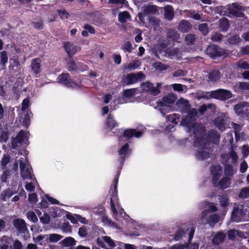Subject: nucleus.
<instances>
[{"label":"nucleus","instance_id":"1","mask_svg":"<svg viewBox=\"0 0 249 249\" xmlns=\"http://www.w3.org/2000/svg\"><path fill=\"white\" fill-rule=\"evenodd\" d=\"M197 111L195 108L189 110L188 115L183 118L181 125L185 127L187 133H191L194 135V146L197 149L196 156L199 160H202L209 157V153L206 150L207 143H217L220 139L219 134L215 130L210 131L206 137L204 133L205 128L200 124L195 123Z\"/></svg>","mask_w":249,"mask_h":249},{"label":"nucleus","instance_id":"2","mask_svg":"<svg viewBox=\"0 0 249 249\" xmlns=\"http://www.w3.org/2000/svg\"><path fill=\"white\" fill-rule=\"evenodd\" d=\"M118 175L116 177L114 180V187L111 189L109 193L111 194L110 203L111 209L113 213L114 218L118 221H121V218L127 220L129 216L127 215L124 213L123 209L120 207V204L118 202L117 192V185L118 181Z\"/></svg>","mask_w":249,"mask_h":249},{"label":"nucleus","instance_id":"3","mask_svg":"<svg viewBox=\"0 0 249 249\" xmlns=\"http://www.w3.org/2000/svg\"><path fill=\"white\" fill-rule=\"evenodd\" d=\"M222 173V169L219 165L213 166L211 169L212 182L215 187H219L222 189H226L231 184V179L229 177H225L218 181Z\"/></svg>","mask_w":249,"mask_h":249},{"label":"nucleus","instance_id":"4","mask_svg":"<svg viewBox=\"0 0 249 249\" xmlns=\"http://www.w3.org/2000/svg\"><path fill=\"white\" fill-rule=\"evenodd\" d=\"M231 97V92L228 90L224 89H218L210 92H207L203 95V97L206 99L214 98L220 100H226Z\"/></svg>","mask_w":249,"mask_h":249},{"label":"nucleus","instance_id":"5","mask_svg":"<svg viewBox=\"0 0 249 249\" xmlns=\"http://www.w3.org/2000/svg\"><path fill=\"white\" fill-rule=\"evenodd\" d=\"M231 220L235 222H240L249 220V213L244 210L242 205H238L234 208L231 214Z\"/></svg>","mask_w":249,"mask_h":249},{"label":"nucleus","instance_id":"6","mask_svg":"<svg viewBox=\"0 0 249 249\" xmlns=\"http://www.w3.org/2000/svg\"><path fill=\"white\" fill-rule=\"evenodd\" d=\"M19 167L20 176L23 179H33L31 171L30 166L26 157L22 158L20 160Z\"/></svg>","mask_w":249,"mask_h":249},{"label":"nucleus","instance_id":"7","mask_svg":"<svg viewBox=\"0 0 249 249\" xmlns=\"http://www.w3.org/2000/svg\"><path fill=\"white\" fill-rule=\"evenodd\" d=\"M161 85V83H158L157 84L156 87H154L152 83L146 82L141 85V88L142 92L150 93L155 96L160 93V91L159 88Z\"/></svg>","mask_w":249,"mask_h":249},{"label":"nucleus","instance_id":"8","mask_svg":"<svg viewBox=\"0 0 249 249\" xmlns=\"http://www.w3.org/2000/svg\"><path fill=\"white\" fill-rule=\"evenodd\" d=\"M168 44V42L160 43L158 48L160 53L164 52L165 55H167L169 56H175L178 59H179L180 57L179 50L177 48H169L166 49Z\"/></svg>","mask_w":249,"mask_h":249},{"label":"nucleus","instance_id":"9","mask_svg":"<svg viewBox=\"0 0 249 249\" xmlns=\"http://www.w3.org/2000/svg\"><path fill=\"white\" fill-rule=\"evenodd\" d=\"M137 90L136 89H130L124 90L122 97L114 101V102H117L118 104H124L134 101L132 97L137 93Z\"/></svg>","mask_w":249,"mask_h":249},{"label":"nucleus","instance_id":"10","mask_svg":"<svg viewBox=\"0 0 249 249\" xmlns=\"http://www.w3.org/2000/svg\"><path fill=\"white\" fill-rule=\"evenodd\" d=\"M58 83L66 86L68 87L77 89L80 87L79 83H76L71 81L68 73H63L60 75L57 78Z\"/></svg>","mask_w":249,"mask_h":249},{"label":"nucleus","instance_id":"11","mask_svg":"<svg viewBox=\"0 0 249 249\" xmlns=\"http://www.w3.org/2000/svg\"><path fill=\"white\" fill-rule=\"evenodd\" d=\"M230 120L223 114H220L213 120L214 125L221 131H224L229 126Z\"/></svg>","mask_w":249,"mask_h":249},{"label":"nucleus","instance_id":"12","mask_svg":"<svg viewBox=\"0 0 249 249\" xmlns=\"http://www.w3.org/2000/svg\"><path fill=\"white\" fill-rule=\"evenodd\" d=\"M200 220L202 223L215 224L219 220V217L215 214H210L208 211H204L202 212Z\"/></svg>","mask_w":249,"mask_h":249},{"label":"nucleus","instance_id":"13","mask_svg":"<svg viewBox=\"0 0 249 249\" xmlns=\"http://www.w3.org/2000/svg\"><path fill=\"white\" fill-rule=\"evenodd\" d=\"M206 53L211 57L216 56H225L226 52L222 49L216 45H211L208 47L206 51Z\"/></svg>","mask_w":249,"mask_h":249},{"label":"nucleus","instance_id":"14","mask_svg":"<svg viewBox=\"0 0 249 249\" xmlns=\"http://www.w3.org/2000/svg\"><path fill=\"white\" fill-rule=\"evenodd\" d=\"M221 158L223 162L225 163L231 162L234 165L237 164L238 157L237 153L232 149H231L227 154H222L221 155Z\"/></svg>","mask_w":249,"mask_h":249},{"label":"nucleus","instance_id":"15","mask_svg":"<svg viewBox=\"0 0 249 249\" xmlns=\"http://www.w3.org/2000/svg\"><path fill=\"white\" fill-rule=\"evenodd\" d=\"M144 78V75L141 72L130 73L124 79V83L127 85L132 84Z\"/></svg>","mask_w":249,"mask_h":249},{"label":"nucleus","instance_id":"16","mask_svg":"<svg viewBox=\"0 0 249 249\" xmlns=\"http://www.w3.org/2000/svg\"><path fill=\"white\" fill-rule=\"evenodd\" d=\"M143 132L141 131H136L135 129H128L125 130L123 133V136L119 138V141L121 143L123 139H129L133 137L139 138L142 136Z\"/></svg>","mask_w":249,"mask_h":249},{"label":"nucleus","instance_id":"17","mask_svg":"<svg viewBox=\"0 0 249 249\" xmlns=\"http://www.w3.org/2000/svg\"><path fill=\"white\" fill-rule=\"evenodd\" d=\"M29 137V134L28 132L20 131L17 137L13 139L12 142V146L13 148H16L17 146V143H21L27 141Z\"/></svg>","mask_w":249,"mask_h":249},{"label":"nucleus","instance_id":"18","mask_svg":"<svg viewBox=\"0 0 249 249\" xmlns=\"http://www.w3.org/2000/svg\"><path fill=\"white\" fill-rule=\"evenodd\" d=\"M131 150L129 148V145L125 143L121 146L118 150V154L120 158V164L122 165L125 158L131 154Z\"/></svg>","mask_w":249,"mask_h":249},{"label":"nucleus","instance_id":"19","mask_svg":"<svg viewBox=\"0 0 249 249\" xmlns=\"http://www.w3.org/2000/svg\"><path fill=\"white\" fill-rule=\"evenodd\" d=\"M229 12L230 14L237 17H241L243 14L241 12L243 10L242 6L237 3H232L228 7Z\"/></svg>","mask_w":249,"mask_h":249},{"label":"nucleus","instance_id":"20","mask_svg":"<svg viewBox=\"0 0 249 249\" xmlns=\"http://www.w3.org/2000/svg\"><path fill=\"white\" fill-rule=\"evenodd\" d=\"M13 225L17 230L21 232L26 234H28L27 228L26 227L25 221L21 219H16L13 221Z\"/></svg>","mask_w":249,"mask_h":249},{"label":"nucleus","instance_id":"21","mask_svg":"<svg viewBox=\"0 0 249 249\" xmlns=\"http://www.w3.org/2000/svg\"><path fill=\"white\" fill-rule=\"evenodd\" d=\"M167 122H171L173 125L171 127L170 126H166V130L172 131L174 128V125L177 124L180 121V115L178 114H173L167 116L166 118Z\"/></svg>","mask_w":249,"mask_h":249},{"label":"nucleus","instance_id":"22","mask_svg":"<svg viewBox=\"0 0 249 249\" xmlns=\"http://www.w3.org/2000/svg\"><path fill=\"white\" fill-rule=\"evenodd\" d=\"M249 107V103L244 102H240L234 107L235 112L238 115H242L245 110H248Z\"/></svg>","mask_w":249,"mask_h":249},{"label":"nucleus","instance_id":"23","mask_svg":"<svg viewBox=\"0 0 249 249\" xmlns=\"http://www.w3.org/2000/svg\"><path fill=\"white\" fill-rule=\"evenodd\" d=\"M41 66V60L39 58H35L32 60L31 62V69L34 73L37 74L40 72V68Z\"/></svg>","mask_w":249,"mask_h":249},{"label":"nucleus","instance_id":"24","mask_svg":"<svg viewBox=\"0 0 249 249\" xmlns=\"http://www.w3.org/2000/svg\"><path fill=\"white\" fill-rule=\"evenodd\" d=\"M191 24L187 20H182L178 23V30L182 32H187L192 29Z\"/></svg>","mask_w":249,"mask_h":249},{"label":"nucleus","instance_id":"25","mask_svg":"<svg viewBox=\"0 0 249 249\" xmlns=\"http://www.w3.org/2000/svg\"><path fill=\"white\" fill-rule=\"evenodd\" d=\"M64 48L66 52L70 56L74 55L77 52V47L69 42L65 43Z\"/></svg>","mask_w":249,"mask_h":249},{"label":"nucleus","instance_id":"26","mask_svg":"<svg viewBox=\"0 0 249 249\" xmlns=\"http://www.w3.org/2000/svg\"><path fill=\"white\" fill-rule=\"evenodd\" d=\"M147 27L153 29L155 31H160V21L155 18H151L149 19V24Z\"/></svg>","mask_w":249,"mask_h":249},{"label":"nucleus","instance_id":"27","mask_svg":"<svg viewBox=\"0 0 249 249\" xmlns=\"http://www.w3.org/2000/svg\"><path fill=\"white\" fill-rule=\"evenodd\" d=\"M142 11L144 14L149 17L150 15H155L158 12L157 7L155 5H147L142 7Z\"/></svg>","mask_w":249,"mask_h":249},{"label":"nucleus","instance_id":"28","mask_svg":"<svg viewBox=\"0 0 249 249\" xmlns=\"http://www.w3.org/2000/svg\"><path fill=\"white\" fill-rule=\"evenodd\" d=\"M155 108H158L162 114H164L167 112H169L171 110V107L166 105L162 102H157V106L154 107Z\"/></svg>","mask_w":249,"mask_h":249},{"label":"nucleus","instance_id":"29","mask_svg":"<svg viewBox=\"0 0 249 249\" xmlns=\"http://www.w3.org/2000/svg\"><path fill=\"white\" fill-rule=\"evenodd\" d=\"M164 16L168 20H172L174 16V9L170 5H167L164 7Z\"/></svg>","mask_w":249,"mask_h":249},{"label":"nucleus","instance_id":"30","mask_svg":"<svg viewBox=\"0 0 249 249\" xmlns=\"http://www.w3.org/2000/svg\"><path fill=\"white\" fill-rule=\"evenodd\" d=\"M236 173V169H234L233 167L227 164L226 165L224 169V175L225 177H229L230 178Z\"/></svg>","mask_w":249,"mask_h":249},{"label":"nucleus","instance_id":"31","mask_svg":"<svg viewBox=\"0 0 249 249\" xmlns=\"http://www.w3.org/2000/svg\"><path fill=\"white\" fill-rule=\"evenodd\" d=\"M225 237L224 233L218 232L213 237V242L214 244L219 245L224 241Z\"/></svg>","mask_w":249,"mask_h":249},{"label":"nucleus","instance_id":"32","mask_svg":"<svg viewBox=\"0 0 249 249\" xmlns=\"http://www.w3.org/2000/svg\"><path fill=\"white\" fill-rule=\"evenodd\" d=\"M32 179V182L30 183H26L25 185V189L27 191L29 192H34L35 191V189L36 187H38V184L37 182L36 179L35 178H34Z\"/></svg>","mask_w":249,"mask_h":249},{"label":"nucleus","instance_id":"33","mask_svg":"<svg viewBox=\"0 0 249 249\" xmlns=\"http://www.w3.org/2000/svg\"><path fill=\"white\" fill-rule=\"evenodd\" d=\"M138 18L140 21V25L141 26H144L145 27H147L146 25V21L147 20H149V17L147 16L146 14H144V12L142 11V12L139 13L138 14Z\"/></svg>","mask_w":249,"mask_h":249},{"label":"nucleus","instance_id":"34","mask_svg":"<svg viewBox=\"0 0 249 249\" xmlns=\"http://www.w3.org/2000/svg\"><path fill=\"white\" fill-rule=\"evenodd\" d=\"M184 12L186 13L187 17H190L197 20H201V15L196 13L195 10H185Z\"/></svg>","mask_w":249,"mask_h":249},{"label":"nucleus","instance_id":"35","mask_svg":"<svg viewBox=\"0 0 249 249\" xmlns=\"http://www.w3.org/2000/svg\"><path fill=\"white\" fill-rule=\"evenodd\" d=\"M177 106L183 110H187L189 109L190 107L188 101L184 99H180L177 103Z\"/></svg>","mask_w":249,"mask_h":249},{"label":"nucleus","instance_id":"36","mask_svg":"<svg viewBox=\"0 0 249 249\" xmlns=\"http://www.w3.org/2000/svg\"><path fill=\"white\" fill-rule=\"evenodd\" d=\"M11 238L6 236H3L0 240V249H8V245Z\"/></svg>","mask_w":249,"mask_h":249},{"label":"nucleus","instance_id":"37","mask_svg":"<svg viewBox=\"0 0 249 249\" xmlns=\"http://www.w3.org/2000/svg\"><path fill=\"white\" fill-rule=\"evenodd\" d=\"M140 62L138 60H135L129 63L128 65L124 66V70L129 71L135 70L140 65Z\"/></svg>","mask_w":249,"mask_h":249},{"label":"nucleus","instance_id":"38","mask_svg":"<svg viewBox=\"0 0 249 249\" xmlns=\"http://www.w3.org/2000/svg\"><path fill=\"white\" fill-rule=\"evenodd\" d=\"M34 240L39 243L40 245H43L48 242V237L47 235H40L34 238Z\"/></svg>","mask_w":249,"mask_h":249},{"label":"nucleus","instance_id":"39","mask_svg":"<svg viewBox=\"0 0 249 249\" xmlns=\"http://www.w3.org/2000/svg\"><path fill=\"white\" fill-rule=\"evenodd\" d=\"M130 18V15L128 12L124 11L119 14V20L121 23H125L127 19Z\"/></svg>","mask_w":249,"mask_h":249},{"label":"nucleus","instance_id":"40","mask_svg":"<svg viewBox=\"0 0 249 249\" xmlns=\"http://www.w3.org/2000/svg\"><path fill=\"white\" fill-rule=\"evenodd\" d=\"M220 78V72L218 71H213L209 74V78L212 82L217 81Z\"/></svg>","mask_w":249,"mask_h":249},{"label":"nucleus","instance_id":"41","mask_svg":"<svg viewBox=\"0 0 249 249\" xmlns=\"http://www.w3.org/2000/svg\"><path fill=\"white\" fill-rule=\"evenodd\" d=\"M61 243L65 247H70L74 245L75 244V241L73 238L68 237L62 241Z\"/></svg>","mask_w":249,"mask_h":249},{"label":"nucleus","instance_id":"42","mask_svg":"<svg viewBox=\"0 0 249 249\" xmlns=\"http://www.w3.org/2000/svg\"><path fill=\"white\" fill-rule=\"evenodd\" d=\"M219 26L222 31H227L229 27L228 20L226 18H222L219 20Z\"/></svg>","mask_w":249,"mask_h":249},{"label":"nucleus","instance_id":"43","mask_svg":"<svg viewBox=\"0 0 249 249\" xmlns=\"http://www.w3.org/2000/svg\"><path fill=\"white\" fill-rule=\"evenodd\" d=\"M107 126L108 129H112V128L117 125V123L113 119V117L110 114H109L108 119L106 122Z\"/></svg>","mask_w":249,"mask_h":249},{"label":"nucleus","instance_id":"44","mask_svg":"<svg viewBox=\"0 0 249 249\" xmlns=\"http://www.w3.org/2000/svg\"><path fill=\"white\" fill-rule=\"evenodd\" d=\"M218 199L219 200L220 205L224 209L223 212L225 213L226 212V207L228 205V198L227 196L223 195L220 196Z\"/></svg>","mask_w":249,"mask_h":249},{"label":"nucleus","instance_id":"45","mask_svg":"<svg viewBox=\"0 0 249 249\" xmlns=\"http://www.w3.org/2000/svg\"><path fill=\"white\" fill-rule=\"evenodd\" d=\"M47 235L48 237V240L50 242H56L62 238L61 235L55 233L48 234Z\"/></svg>","mask_w":249,"mask_h":249},{"label":"nucleus","instance_id":"46","mask_svg":"<svg viewBox=\"0 0 249 249\" xmlns=\"http://www.w3.org/2000/svg\"><path fill=\"white\" fill-rule=\"evenodd\" d=\"M154 67L157 70L160 71L166 70L169 67L167 65H165L160 62H156L153 64Z\"/></svg>","mask_w":249,"mask_h":249},{"label":"nucleus","instance_id":"47","mask_svg":"<svg viewBox=\"0 0 249 249\" xmlns=\"http://www.w3.org/2000/svg\"><path fill=\"white\" fill-rule=\"evenodd\" d=\"M215 106L213 105L210 104L208 105V106L204 105L200 107V108H199V111L201 114H203L205 111H208L209 109H212L213 110L215 109Z\"/></svg>","mask_w":249,"mask_h":249},{"label":"nucleus","instance_id":"48","mask_svg":"<svg viewBox=\"0 0 249 249\" xmlns=\"http://www.w3.org/2000/svg\"><path fill=\"white\" fill-rule=\"evenodd\" d=\"M13 194L12 191L10 189H7L1 193L0 197L2 200H6V198L10 197Z\"/></svg>","mask_w":249,"mask_h":249},{"label":"nucleus","instance_id":"49","mask_svg":"<svg viewBox=\"0 0 249 249\" xmlns=\"http://www.w3.org/2000/svg\"><path fill=\"white\" fill-rule=\"evenodd\" d=\"M239 197L246 198L249 197V187L243 188L239 194Z\"/></svg>","mask_w":249,"mask_h":249},{"label":"nucleus","instance_id":"50","mask_svg":"<svg viewBox=\"0 0 249 249\" xmlns=\"http://www.w3.org/2000/svg\"><path fill=\"white\" fill-rule=\"evenodd\" d=\"M10 160V157L7 155H4L1 160V166L2 169L6 168V166Z\"/></svg>","mask_w":249,"mask_h":249},{"label":"nucleus","instance_id":"51","mask_svg":"<svg viewBox=\"0 0 249 249\" xmlns=\"http://www.w3.org/2000/svg\"><path fill=\"white\" fill-rule=\"evenodd\" d=\"M77 214H73L70 212H67V214L66 215V218L70 220L71 222L73 224H76L77 223Z\"/></svg>","mask_w":249,"mask_h":249},{"label":"nucleus","instance_id":"52","mask_svg":"<svg viewBox=\"0 0 249 249\" xmlns=\"http://www.w3.org/2000/svg\"><path fill=\"white\" fill-rule=\"evenodd\" d=\"M8 56L7 53L5 51H2L0 52V63L3 65L5 66V64L8 61Z\"/></svg>","mask_w":249,"mask_h":249},{"label":"nucleus","instance_id":"53","mask_svg":"<svg viewBox=\"0 0 249 249\" xmlns=\"http://www.w3.org/2000/svg\"><path fill=\"white\" fill-rule=\"evenodd\" d=\"M28 219L34 223H36L38 221L36 213L33 212H29L26 214Z\"/></svg>","mask_w":249,"mask_h":249},{"label":"nucleus","instance_id":"54","mask_svg":"<svg viewBox=\"0 0 249 249\" xmlns=\"http://www.w3.org/2000/svg\"><path fill=\"white\" fill-rule=\"evenodd\" d=\"M195 39V35L189 34L186 36L185 40L186 44L192 45L194 43Z\"/></svg>","mask_w":249,"mask_h":249},{"label":"nucleus","instance_id":"55","mask_svg":"<svg viewBox=\"0 0 249 249\" xmlns=\"http://www.w3.org/2000/svg\"><path fill=\"white\" fill-rule=\"evenodd\" d=\"M237 66L239 68L243 69H249V64L246 61L240 60L237 63Z\"/></svg>","mask_w":249,"mask_h":249},{"label":"nucleus","instance_id":"56","mask_svg":"<svg viewBox=\"0 0 249 249\" xmlns=\"http://www.w3.org/2000/svg\"><path fill=\"white\" fill-rule=\"evenodd\" d=\"M204 204L205 205L204 208H207L208 207L209 208L208 211L209 212V213H210V211L211 212H214L217 211L216 207L213 203L205 202ZM205 211H207V210H206Z\"/></svg>","mask_w":249,"mask_h":249},{"label":"nucleus","instance_id":"57","mask_svg":"<svg viewBox=\"0 0 249 249\" xmlns=\"http://www.w3.org/2000/svg\"><path fill=\"white\" fill-rule=\"evenodd\" d=\"M236 86L238 87L241 90H248L249 89V82H239Z\"/></svg>","mask_w":249,"mask_h":249},{"label":"nucleus","instance_id":"58","mask_svg":"<svg viewBox=\"0 0 249 249\" xmlns=\"http://www.w3.org/2000/svg\"><path fill=\"white\" fill-rule=\"evenodd\" d=\"M169 37L173 40L177 41L179 38V35L175 30H171L168 33Z\"/></svg>","mask_w":249,"mask_h":249},{"label":"nucleus","instance_id":"59","mask_svg":"<svg viewBox=\"0 0 249 249\" xmlns=\"http://www.w3.org/2000/svg\"><path fill=\"white\" fill-rule=\"evenodd\" d=\"M3 171L2 174V175L0 176V180L3 182H5L6 181L7 178L9 177L10 175V171L6 169H3Z\"/></svg>","mask_w":249,"mask_h":249},{"label":"nucleus","instance_id":"60","mask_svg":"<svg viewBox=\"0 0 249 249\" xmlns=\"http://www.w3.org/2000/svg\"><path fill=\"white\" fill-rule=\"evenodd\" d=\"M163 101L164 104H171L174 103L175 98L172 95H168L163 98Z\"/></svg>","mask_w":249,"mask_h":249},{"label":"nucleus","instance_id":"61","mask_svg":"<svg viewBox=\"0 0 249 249\" xmlns=\"http://www.w3.org/2000/svg\"><path fill=\"white\" fill-rule=\"evenodd\" d=\"M232 126L234 130V134L236 139H238V136L239 135V132L241 129V126L238 124L235 123H232Z\"/></svg>","mask_w":249,"mask_h":249},{"label":"nucleus","instance_id":"62","mask_svg":"<svg viewBox=\"0 0 249 249\" xmlns=\"http://www.w3.org/2000/svg\"><path fill=\"white\" fill-rule=\"evenodd\" d=\"M199 30L203 34L206 35L208 33L209 30L206 23H202L199 25Z\"/></svg>","mask_w":249,"mask_h":249},{"label":"nucleus","instance_id":"63","mask_svg":"<svg viewBox=\"0 0 249 249\" xmlns=\"http://www.w3.org/2000/svg\"><path fill=\"white\" fill-rule=\"evenodd\" d=\"M122 49L124 51L130 53L132 51V46L129 42H126L123 45Z\"/></svg>","mask_w":249,"mask_h":249},{"label":"nucleus","instance_id":"64","mask_svg":"<svg viewBox=\"0 0 249 249\" xmlns=\"http://www.w3.org/2000/svg\"><path fill=\"white\" fill-rule=\"evenodd\" d=\"M104 241L107 243L110 247H114L115 244L114 242L108 236H104L103 237Z\"/></svg>","mask_w":249,"mask_h":249}]
</instances>
